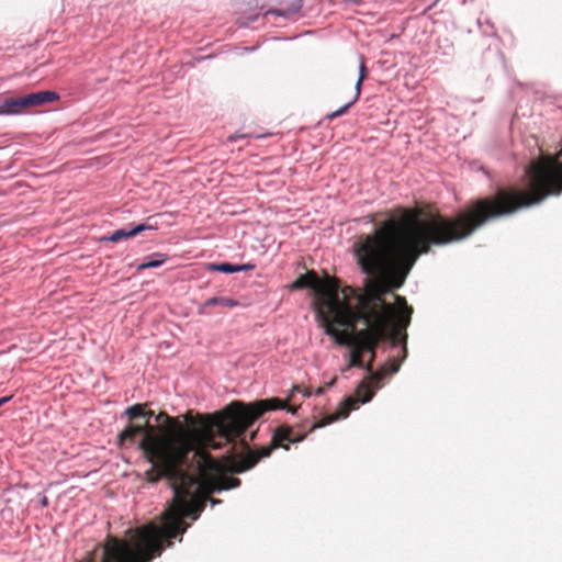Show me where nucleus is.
<instances>
[{
    "label": "nucleus",
    "instance_id": "obj_1",
    "mask_svg": "<svg viewBox=\"0 0 562 562\" xmlns=\"http://www.w3.org/2000/svg\"><path fill=\"white\" fill-rule=\"evenodd\" d=\"M528 189L501 188L494 195L472 201L456 217L440 214L419 218L422 211L398 206L371 235H360L353 245L357 261L363 273L376 276L367 280L362 291L344 286L340 317L352 321L375 318L386 326L407 329L413 308L404 296L394 295V304L384 296L401 288L420 255L432 246L462 240L491 220L505 217L562 191V149L557 156H543L526 170Z\"/></svg>",
    "mask_w": 562,
    "mask_h": 562
},
{
    "label": "nucleus",
    "instance_id": "obj_2",
    "mask_svg": "<svg viewBox=\"0 0 562 562\" xmlns=\"http://www.w3.org/2000/svg\"><path fill=\"white\" fill-rule=\"evenodd\" d=\"M334 326L345 327L347 330L338 329L345 336H333L337 344H358L360 349L370 353L369 361L364 366L368 372L373 369V361L375 359V350L380 342L390 341L393 347L398 342H404L407 339L406 329H400L394 326H386L381 318H375L371 323L364 318L352 321L349 317H338Z\"/></svg>",
    "mask_w": 562,
    "mask_h": 562
},
{
    "label": "nucleus",
    "instance_id": "obj_3",
    "mask_svg": "<svg viewBox=\"0 0 562 562\" xmlns=\"http://www.w3.org/2000/svg\"><path fill=\"white\" fill-rule=\"evenodd\" d=\"M310 288L317 295L315 310L321 326L328 336H345L334 326L336 319L342 314L344 288L340 289L339 280L335 277L325 276L321 279L313 270L301 274L292 284V290Z\"/></svg>",
    "mask_w": 562,
    "mask_h": 562
},
{
    "label": "nucleus",
    "instance_id": "obj_4",
    "mask_svg": "<svg viewBox=\"0 0 562 562\" xmlns=\"http://www.w3.org/2000/svg\"><path fill=\"white\" fill-rule=\"evenodd\" d=\"M312 428V426L310 427ZM314 430H312L313 432ZM311 432H300L294 427L288 425L278 426L272 435L271 442L269 446L261 447L258 450H249L248 442L241 440V445L247 452L245 454H233L227 460V470L232 473H243L254 468L258 461L262 458L269 457L271 452L277 448L289 449L290 443L300 442L306 438V435Z\"/></svg>",
    "mask_w": 562,
    "mask_h": 562
},
{
    "label": "nucleus",
    "instance_id": "obj_5",
    "mask_svg": "<svg viewBox=\"0 0 562 562\" xmlns=\"http://www.w3.org/2000/svg\"><path fill=\"white\" fill-rule=\"evenodd\" d=\"M386 376L384 368H380L376 371L371 370L369 376L361 381L356 389L353 396L346 397L340 404L338 409L334 414L326 415L318 422L312 425L311 431L321 427L327 426L338 419L346 418L351 411L357 409L360 404L368 403L374 395L372 387H381L382 380Z\"/></svg>",
    "mask_w": 562,
    "mask_h": 562
},
{
    "label": "nucleus",
    "instance_id": "obj_6",
    "mask_svg": "<svg viewBox=\"0 0 562 562\" xmlns=\"http://www.w3.org/2000/svg\"><path fill=\"white\" fill-rule=\"evenodd\" d=\"M58 100L53 91H37L19 98H8L0 104V114H20L26 109L52 103Z\"/></svg>",
    "mask_w": 562,
    "mask_h": 562
},
{
    "label": "nucleus",
    "instance_id": "obj_7",
    "mask_svg": "<svg viewBox=\"0 0 562 562\" xmlns=\"http://www.w3.org/2000/svg\"><path fill=\"white\" fill-rule=\"evenodd\" d=\"M273 7L265 12V15L273 14L282 18H290L297 13L303 0H268Z\"/></svg>",
    "mask_w": 562,
    "mask_h": 562
},
{
    "label": "nucleus",
    "instance_id": "obj_8",
    "mask_svg": "<svg viewBox=\"0 0 562 562\" xmlns=\"http://www.w3.org/2000/svg\"><path fill=\"white\" fill-rule=\"evenodd\" d=\"M367 74H368V70H367L364 60L362 59L360 63V67H359V78L356 82V92H355L352 100L350 102H348L347 104H345L344 106H341L340 109H338L337 111L329 113L326 116L329 121H333L334 119L345 114L348 111V109L359 99L360 93H361V86H362L364 78L367 77Z\"/></svg>",
    "mask_w": 562,
    "mask_h": 562
},
{
    "label": "nucleus",
    "instance_id": "obj_9",
    "mask_svg": "<svg viewBox=\"0 0 562 562\" xmlns=\"http://www.w3.org/2000/svg\"><path fill=\"white\" fill-rule=\"evenodd\" d=\"M151 228H153L151 225L138 224L132 229H117L112 235H110L109 237H106L104 239L109 240L111 243H117L122 239L134 237V236L138 235L139 233H142L146 229H151Z\"/></svg>",
    "mask_w": 562,
    "mask_h": 562
},
{
    "label": "nucleus",
    "instance_id": "obj_10",
    "mask_svg": "<svg viewBox=\"0 0 562 562\" xmlns=\"http://www.w3.org/2000/svg\"><path fill=\"white\" fill-rule=\"evenodd\" d=\"M147 404H135L127 407L124 414L128 417L130 423H135L138 418H144V420H149L150 417L154 416V412L151 409H146Z\"/></svg>",
    "mask_w": 562,
    "mask_h": 562
},
{
    "label": "nucleus",
    "instance_id": "obj_11",
    "mask_svg": "<svg viewBox=\"0 0 562 562\" xmlns=\"http://www.w3.org/2000/svg\"><path fill=\"white\" fill-rule=\"evenodd\" d=\"M212 485L213 488L217 491L229 490L238 487L240 485V480L226 474H220L212 480Z\"/></svg>",
    "mask_w": 562,
    "mask_h": 562
},
{
    "label": "nucleus",
    "instance_id": "obj_12",
    "mask_svg": "<svg viewBox=\"0 0 562 562\" xmlns=\"http://www.w3.org/2000/svg\"><path fill=\"white\" fill-rule=\"evenodd\" d=\"M223 306L227 308H233L238 305V302L231 297L225 296H215L206 300L200 307V314H205V310L211 306Z\"/></svg>",
    "mask_w": 562,
    "mask_h": 562
},
{
    "label": "nucleus",
    "instance_id": "obj_13",
    "mask_svg": "<svg viewBox=\"0 0 562 562\" xmlns=\"http://www.w3.org/2000/svg\"><path fill=\"white\" fill-rule=\"evenodd\" d=\"M406 344H407V340L404 342H398V345H402L403 348H402V355L400 357H393V358H390L386 363L382 367L385 369L386 371V374L389 373H396L400 368H401V364L402 362L406 359L407 357V347H406Z\"/></svg>",
    "mask_w": 562,
    "mask_h": 562
},
{
    "label": "nucleus",
    "instance_id": "obj_14",
    "mask_svg": "<svg viewBox=\"0 0 562 562\" xmlns=\"http://www.w3.org/2000/svg\"><path fill=\"white\" fill-rule=\"evenodd\" d=\"M168 256L166 254L155 252L146 257L145 261L137 266V271H143L148 268H157L160 267L166 260Z\"/></svg>",
    "mask_w": 562,
    "mask_h": 562
},
{
    "label": "nucleus",
    "instance_id": "obj_15",
    "mask_svg": "<svg viewBox=\"0 0 562 562\" xmlns=\"http://www.w3.org/2000/svg\"><path fill=\"white\" fill-rule=\"evenodd\" d=\"M352 346V350L350 351V359L349 363L346 369L349 368H364L366 364H363L362 353L363 349H360L358 344H349Z\"/></svg>",
    "mask_w": 562,
    "mask_h": 562
},
{
    "label": "nucleus",
    "instance_id": "obj_16",
    "mask_svg": "<svg viewBox=\"0 0 562 562\" xmlns=\"http://www.w3.org/2000/svg\"><path fill=\"white\" fill-rule=\"evenodd\" d=\"M249 268H251V266H247V265L238 266V265H232V263H227V262L218 263V265L213 263L210 266L211 270L220 271V272H224V273L238 272L241 270H247Z\"/></svg>",
    "mask_w": 562,
    "mask_h": 562
},
{
    "label": "nucleus",
    "instance_id": "obj_17",
    "mask_svg": "<svg viewBox=\"0 0 562 562\" xmlns=\"http://www.w3.org/2000/svg\"><path fill=\"white\" fill-rule=\"evenodd\" d=\"M12 398V396H3V397H0V407L8 403L10 400Z\"/></svg>",
    "mask_w": 562,
    "mask_h": 562
},
{
    "label": "nucleus",
    "instance_id": "obj_18",
    "mask_svg": "<svg viewBox=\"0 0 562 562\" xmlns=\"http://www.w3.org/2000/svg\"><path fill=\"white\" fill-rule=\"evenodd\" d=\"M337 378L334 376L328 383H326L325 387H330L336 383Z\"/></svg>",
    "mask_w": 562,
    "mask_h": 562
},
{
    "label": "nucleus",
    "instance_id": "obj_19",
    "mask_svg": "<svg viewBox=\"0 0 562 562\" xmlns=\"http://www.w3.org/2000/svg\"><path fill=\"white\" fill-rule=\"evenodd\" d=\"M325 389H326L325 386H319V387L315 391V394H316V395H321V394H323V393H324V391H325Z\"/></svg>",
    "mask_w": 562,
    "mask_h": 562
},
{
    "label": "nucleus",
    "instance_id": "obj_20",
    "mask_svg": "<svg viewBox=\"0 0 562 562\" xmlns=\"http://www.w3.org/2000/svg\"><path fill=\"white\" fill-rule=\"evenodd\" d=\"M237 137H239V135H236V134H235V135H231V136H228V138H227V139H228V142H234Z\"/></svg>",
    "mask_w": 562,
    "mask_h": 562
},
{
    "label": "nucleus",
    "instance_id": "obj_21",
    "mask_svg": "<svg viewBox=\"0 0 562 562\" xmlns=\"http://www.w3.org/2000/svg\"><path fill=\"white\" fill-rule=\"evenodd\" d=\"M42 504H43L44 506H46V505H47V498H46V497H44V498H43Z\"/></svg>",
    "mask_w": 562,
    "mask_h": 562
}]
</instances>
